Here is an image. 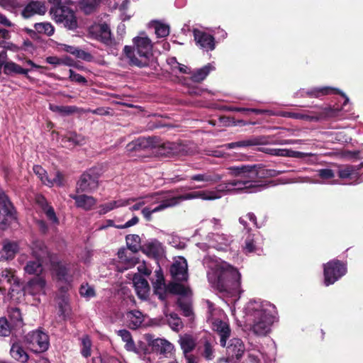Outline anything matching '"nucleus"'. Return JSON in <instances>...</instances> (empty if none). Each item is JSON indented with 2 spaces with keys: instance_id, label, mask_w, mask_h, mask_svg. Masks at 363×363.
Masks as SVG:
<instances>
[{
  "instance_id": "nucleus-12",
  "label": "nucleus",
  "mask_w": 363,
  "mask_h": 363,
  "mask_svg": "<svg viewBox=\"0 0 363 363\" xmlns=\"http://www.w3.org/2000/svg\"><path fill=\"white\" fill-rule=\"evenodd\" d=\"M225 347L226 348V359L230 362L240 360L245 351L242 340L238 337L230 339Z\"/></svg>"
},
{
  "instance_id": "nucleus-20",
  "label": "nucleus",
  "mask_w": 363,
  "mask_h": 363,
  "mask_svg": "<svg viewBox=\"0 0 363 363\" xmlns=\"http://www.w3.org/2000/svg\"><path fill=\"white\" fill-rule=\"evenodd\" d=\"M225 186L223 184L218 186V191H224L225 189L230 191L233 189H235L238 191H245L247 193H253L258 191V189L255 188V186L249 185L244 180L240 179H234L233 181L225 183Z\"/></svg>"
},
{
  "instance_id": "nucleus-60",
  "label": "nucleus",
  "mask_w": 363,
  "mask_h": 363,
  "mask_svg": "<svg viewBox=\"0 0 363 363\" xmlns=\"http://www.w3.org/2000/svg\"><path fill=\"white\" fill-rule=\"evenodd\" d=\"M79 294L82 296L86 298H91L96 296L94 288L88 284L81 286L79 289Z\"/></svg>"
},
{
  "instance_id": "nucleus-30",
  "label": "nucleus",
  "mask_w": 363,
  "mask_h": 363,
  "mask_svg": "<svg viewBox=\"0 0 363 363\" xmlns=\"http://www.w3.org/2000/svg\"><path fill=\"white\" fill-rule=\"evenodd\" d=\"M128 326L131 330L139 328L144 321V315L140 311L133 310L127 313Z\"/></svg>"
},
{
  "instance_id": "nucleus-54",
  "label": "nucleus",
  "mask_w": 363,
  "mask_h": 363,
  "mask_svg": "<svg viewBox=\"0 0 363 363\" xmlns=\"http://www.w3.org/2000/svg\"><path fill=\"white\" fill-rule=\"evenodd\" d=\"M82 350L81 354L83 357L87 358L91 356V341L88 335L84 336L82 338Z\"/></svg>"
},
{
  "instance_id": "nucleus-58",
  "label": "nucleus",
  "mask_w": 363,
  "mask_h": 363,
  "mask_svg": "<svg viewBox=\"0 0 363 363\" xmlns=\"http://www.w3.org/2000/svg\"><path fill=\"white\" fill-rule=\"evenodd\" d=\"M174 200L172 198L167 199L163 200L160 204L156 206L154 208H151V211L152 213L162 211L169 207H173L176 206V203L173 201Z\"/></svg>"
},
{
  "instance_id": "nucleus-10",
  "label": "nucleus",
  "mask_w": 363,
  "mask_h": 363,
  "mask_svg": "<svg viewBox=\"0 0 363 363\" xmlns=\"http://www.w3.org/2000/svg\"><path fill=\"white\" fill-rule=\"evenodd\" d=\"M332 94H339L344 98L345 101L342 104V106H345L349 102V98L345 93L331 86L313 87L308 90L302 89L298 93L299 96L301 98L308 97L317 99Z\"/></svg>"
},
{
  "instance_id": "nucleus-16",
  "label": "nucleus",
  "mask_w": 363,
  "mask_h": 363,
  "mask_svg": "<svg viewBox=\"0 0 363 363\" xmlns=\"http://www.w3.org/2000/svg\"><path fill=\"white\" fill-rule=\"evenodd\" d=\"M145 340L154 353L164 355L172 350V345L165 339L154 338L152 335L146 334Z\"/></svg>"
},
{
  "instance_id": "nucleus-46",
  "label": "nucleus",
  "mask_w": 363,
  "mask_h": 363,
  "mask_svg": "<svg viewBox=\"0 0 363 363\" xmlns=\"http://www.w3.org/2000/svg\"><path fill=\"white\" fill-rule=\"evenodd\" d=\"M0 282L4 284L6 282L10 285H19V280L18 278L13 274L11 270L6 269L2 272L0 275Z\"/></svg>"
},
{
  "instance_id": "nucleus-55",
  "label": "nucleus",
  "mask_w": 363,
  "mask_h": 363,
  "mask_svg": "<svg viewBox=\"0 0 363 363\" xmlns=\"http://www.w3.org/2000/svg\"><path fill=\"white\" fill-rule=\"evenodd\" d=\"M65 139L67 141L72 143V144L74 145H81L84 143V138L74 132L67 134L65 137Z\"/></svg>"
},
{
  "instance_id": "nucleus-47",
  "label": "nucleus",
  "mask_w": 363,
  "mask_h": 363,
  "mask_svg": "<svg viewBox=\"0 0 363 363\" xmlns=\"http://www.w3.org/2000/svg\"><path fill=\"white\" fill-rule=\"evenodd\" d=\"M225 110L228 111L241 112L244 114L248 115L250 113H255L257 115L262 114L265 112L264 110L252 108L236 107L233 106H225Z\"/></svg>"
},
{
  "instance_id": "nucleus-38",
  "label": "nucleus",
  "mask_w": 363,
  "mask_h": 363,
  "mask_svg": "<svg viewBox=\"0 0 363 363\" xmlns=\"http://www.w3.org/2000/svg\"><path fill=\"white\" fill-rule=\"evenodd\" d=\"M141 251L148 256L157 257L160 254V245L157 241L150 242L142 245Z\"/></svg>"
},
{
  "instance_id": "nucleus-64",
  "label": "nucleus",
  "mask_w": 363,
  "mask_h": 363,
  "mask_svg": "<svg viewBox=\"0 0 363 363\" xmlns=\"http://www.w3.org/2000/svg\"><path fill=\"white\" fill-rule=\"evenodd\" d=\"M45 215L49 220L52 223L58 224L59 220L56 216L54 208L52 206H49L45 211Z\"/></svg>"
},
{
  "instance_id": "nucleus-7",
  "label": "nucleus",
  "mask_w": 363,
  "mask_h": 363,
  "mask_svg": "<svg viewBox=\"0 0 363 363\" xmlns=\"http://www.w3.org/2000/svg\"><path fill=\"white\" fill-rule=\"evenodd\" d=\"M18 223L16 208L6 195L0 196V230H6L13 224Z\"/></svg>"
},
{
  "instance_id": "nucleus-43",
  "label": "nucleus",
  "mask_w": 363,
  "mask_h": 363,
  "mask_svg": "<svg viewBox=\"0 0 363 363\" xmlns=\"http://www.w3.org/2000/svg\"><path fill=\"white\" fill-rule=\"evenodd\" d=\"M150 144V143L147 139L144 138H139L138 139L128 143L127 145V150L128 151L138 152L149 147Z\"/></svg>"
},
{
  "instance_id": "nucleus-8",
  "label": "nucleus",
  "mask_w": 363,
  "mask_h": 363,
  "mask_svg": "<svg viewBox=\"0 0 363 363\" xmlns=\"http://www.w3.org/2000/svg\"><path fill=\"white\" fill-rule=\"evenodd\" d=\"M101 175V168L93 167L88 169L80 176L77 183V191L91 193L97 189Z\"/></svg>"
},
{
  "instance_id": "nucleus-62",
  "label": "nucleus",
  "mask_w": 363,
  "mask_h": 363,
  "mask_svg": "<svg viewBox=\"0 0 363 363\" xmlns=\"http://www.w3.org/2000/svg\"><path fill=\"white\" fill-rule=\"evenodd\" d=\"M76 57L83 60L86 62H91L94 59L92 55L86 51L81 50L77 48L75 55Z\"/></svg>"
},
{
  "instance_id": "nucleus-25",
  "label": "nucleus",
  "mask_w": 363,
  "mask_h": 363,
  "mask_svg": "<svg viewBox=\"0 0 363 363\" xmlns=\"http://www.w3.org/2000/svg\"><path fill=\"white\" fill-rule=\"evenodd\" d=\"M133 283L138 296L143 300L147 299L150 291L147 279L140 275L135 274L133 277Z\"/></svg>"
},
{
  "instance_id": "nucleus-57",
  "label": "nucleus",
  "mask_w": 363,
  "mask_h": 363,
  "mask_svg": "<svg viewBox=\"0 0 363 363\" xmlns=\"http://www.w3.org/2000/svg\"><path fill=\"white\" fill-rule=\"evenodd\" d=\"M154 294L158 296V298L162 301H166L169 293L168 284L162 286H155L153 288Z\"/></svg>"
},
{
  "instance_id": "nucleus-2",
  "label": "nucleus",
  "mask_w": 363,
  "mask_h": 363,
  "mask_svg": "<svg viewBox=\"0 0 363 363\" xmlns=\"http://www.w3.org/2000/svg\"><path fill=\"white\" fill-rule=\"evenodd\" d=\"M228 169L231 176L239 177L258 189L266 186L258 184L259 179L277 175L276 170L266 169L262 164L234 165L229 167Z\"/></svg>"
},
{
  "instance_id": "nucleus-34",
  "label": "nucleus",
  "mask_w": 363,
  "mask_h": 363,
  "mask_svg": "<svg viewBox=\"0 0 363 363\" xmlns=\"http://www.w3.org/2000/svg\"><path fill=\"white\" fill-rule=\"evenodd\" d=\"M96 39L106 45H110L112 43L111 33L107 24L104 23L99 26Z\"/></svg>"
},
{
  "instance_id": "nucleus-40",
  "label": "nucleus",
  "mask_w": 363,
  "mask_h": 363,
  "mask_svg": "<svg viewBox=\"0 0 363 363\" xmlns=\"http://www.w3.org/2000/svg\"><path fill=\"white\" fill-rule=\"evenodd\" d=\"M180 281H171L168 284L169 293L174 295L186 296L190 291L189 287L185 286Z\"/></svg>"
},
{
  "instance_id": "nucleus-32",
  "label": "nucleus",
  "mask_w": 363,
  "mask_h": 363,
  "mask_svg": "<svg viewBox=\"0 0 363 363\" xmlns=\"http://www.w3.org/2000/svg\"><path fill=\"white\" fill-rule=\"evenodd\" d=\"M44 262L37 259L36 260L28 261L24 267L26 274L34 276L41 275L44 270L43 267Z\"/></svg>"
},
{
  "instance_id": "nucleus-5",
  "label": "nucleus",
  "mask_w": 363,
  "mask_h": 363,
  "mask_svg": "<svg viewBox=\"0 0 363 363\" xmlns=\"http://www.w3.org/2000/svg\"><path fill=\"white\" fill-rule=\"evenodd\" d=\"M315 110L308 113H301L300 119L306 121L318 122L332 118H341L342 117V108L331 106H315Z\"/></svg>"
},
{
  "instance_id": "nucleus-6",
  "label": "nucleus",
  "mask_w": 363,
  "mask_h": 363,
  "mask_svg": "<svg viewBox=\"0 0 363 363\" xmlns=\"http://www.w3.org/2000/svg\"><path fill=\"white\" fill-rule=\"evenodd\" d=\"M347 272V264L333 259L323 264L324 285L328 286L335 284Z\"/></svg>"
},
{
  "instance_id": "nucleus-51",
  "label": "nucleus",
  "mask_w": 363,
  "mask_h": 363,
  "mask_svg": "<svg viewBox=\"0 0 363 363\" xmlns=\"http://www.w3.org/2000/svg\"><path fill=\"white\" fill-rule=\"evenodd\" d=\"M167 317V323L170 328L175 331H178L182 327L181 318L177 313H172Z\"/></svg>"
},
{
  "instance_id": "nucleus-36",
  "label": "nucleus",
  "mask_w": 363,
  "mask_h": 363,
  "mask_svg": "<svg viewBox=\"0 0 363 363\" xmlns=\"http://www.w3.org/2000/svg\"><path fill=\"white\" fill-rule=\"evenodd\" d=\"M118 335L121 337L122 340L125 342V348L127 351L138 353L137 347L133 340L131 333L127 330H120Z\"/></svg>"
},
{
  "instance_id": "nucleus-29",
  "label": "nucleus",
  "mask_w": 363,
  "mask_h": 363,
  "mask_svg": "<svg viewBox=\"0 0 363 363\" xmlns=\"http://www.w3.org/2000/svg\"><path fill=\"white\" fill-rule=\"evenodd\" d=\"M30 69L23 68L18 64L12 61L6 62L4 65V73L6 75L13 74H23L28 79H31L30 76L28 75Z\"/></svg>"
},
{
  "instance_id": "nucleus-49",
  "label": "nucleus",
  "mask_w": 363,
  "mask_h": 363,
  "mask_svg": "<svg viewBox=\"0 0 363 363\" xmlns=\"http://www.w3.org/2000/svg\"><path fill=\"white\" fill-rule=\"evenodd\" d=\"M177 304L182 311L183 315L185 317H191L194 315L191 305L189 301L179 298L177 299Z\"/></svg>"
},
{
  "instance_id": "nucleus-50",
  "label": "nucleus",
  "mask_w": 363,
  "mask_h": 363,
  "mask_svg": "<svg viewBox=\"0 0 363 363\" xmlns=\"http://www.w3.org/2000/svg\"><path fill=\"white\" fill-rule=\"evenodd\" d=\"M33 170L44 184L52 185V182L48 179L47 172L41 166L34 165Z\"/></svg>"
},
{
  "instance_id": "nucleus-22",
  "label": "nucleus",
  "mask_w": 363,
  "mask_h": 363,
  "mask_svg": "<svg viewBox=\"0 0 363 363\" xmlns=\"http://www.w3.org/2000/svg\"><path fill=\"white\" fill-rule=\"evenodd\" d=\"M9 353L14 360L20 363H27L29 359V355L21 340H14L11 343Z\"/></svg>"
},
{
  "instance_id": "nucleus-33",
  "label": "nucleus",
  "mask_w": 363,
  "mask_h": 363,
  "mask_svg": "<svg viewBox=\"0 0 363 363\" xmlns=\"http://www.w3.org/2000/svg\"><path fill=\"white\" fill-rule=\"evenodd\" d=\"M337 175L340 179L357 180L359 178L358 169L353 165H346L340 168L337 172Z\"/></svg>"
},
{
  "instance_id": "nucleus-19",
  "label": "nucleus",
  "mask_w": 363,
  "mask_h": 363,
  "mask_svg": "<svg viewBox=\"0 0 363 363\" xmlns=\"http://www.w3.org/2000/svg\"><path fill=\"white\" fill-rule=\"evenodd\" d=\"M193 34L196 45L206 50H214L215 39L213 35L197 28L193 30Z\"/></svg>"
},
{
  "instance_id": "nucleus-56",
  "label": "nucleus",
  "mask_w": 363,
  "mask_h": 363,
  "mask_svg": "<svg viewBox=\"0 0 363 363\" xmlns=\"http://www.w3.org/2000/svg\"><path fill=\"white\" fill-rule=\"evenodd\" d=\"M245 253L255 252L257 250V247L254 240V235L249 234L246 238L244 246Z\"/></svg>"
},
{
  "instance_id": "nucleus-53",
  "label": "nucleus",
  "mask_w": 363,
  "mask_h": 363,
  "mask_svg": "<svg viewBox=\"0 0 363 363\" xmlns=\"http://www.w3.org/2000/svg\"><path fill=\"white\" fill-rule=\"evenodd\" d=\"M13 330L6 318H0V336L8 337Z\"/></svg>"
},
{
  "instance_id": "nucleus-26",
  "label": "nucleus",
  "mask_w": 363,
  "mask_h": 363,
  "mask_svg": "<svg viewBox=\"0 0 363 363\" xmlns=\"http://www.w3.org/2000/svg\"><path fill=\"white\" fill-rule=\"evenodd\" d=\"M267 143V139L264 136L252 137L250 139L240 140L234 143H230L224 145L227 149L235 147H245L254 145H264Z\"/></svg>"
},
{
  "instance_id": "nucleus-39",
  "label": "nucleus",
  "mask_w": 363,
  "mask_h": 363,
  "mask_svg": "<svg viewBox=\"0 0 363 363\" xmlns=\"http://www.w3.org/2000/svg\"><path fill=\"white\" fill-rule=\"evenodd\" d=\"M125 241L128 248L133 252L136 253L141 250L140 238L138 235L130 234L125 236Z\"/></svg>"
},
{
  "instance_id": "nucleus-28",
  "label": "nucleus",
  "mask_w": 363,
  "mask_h": 363,
  "mask_svg": "<svg viewBox=\"0 0 363 363\" xmlns=\"http://www.w3.org/2000/svg\"><path fill=\"white\" fill-rule=\"evenodd\" d=\"M18 251V245L15 242L5 241L0 250V260L7 261L13 259Z\"/></svg>"
},
{
  "instance_id": "nucleus-35",
  "label": "nucleus",
  "mask_w": 363,
  "mask_h": 363,
  "mask_svg": "<svg viewBox=\"0 0 363 363\" xmlns=\"http://www.w3.org/2000/svg\"><path fill=\"white\" fill-rule=\"evenodd\" d=\"M9 325L12 326L13 330L21 328L23 325L21 311L17 308H12L9 311Z\"/></svg>"
},
{
  "instance_id": "nucleus-1",
  "label": "nucleus",
  "mask_w": 363,
  "mask_h": 363,
  "mask_svg": "<svg viewBox=\"0 0 363 363\" xmlns=\"http://www.w3.org/2000/svg\"><path fill=\"white\" fill-rule=\"evenodd\" d=\"M133 42V46L125 45L123 48L129 65L140 68L150 66L153 58L151 40L147 36H137Z\"/></svg>"
},
{
  "instance_id": "nucleus-18",
  "label": "nucleus",
  "mask_w": 363,
  "mask_h": 363,
  "mask_svg": "<svg viewBox=\"0 0 363 363\" xmlns=\"http://www.w3.org/2000/svg\"><path fill=\"white\" fill-rule=\"evenodd\" d=\"M32 255L37 259L42 262H50L51 257H55V254L50 253L45 242L40 240H34L31 246Z\"/></svg>"
},
{
  "instance_id": "nucleus-59",
  "label": "nucleus",
  "mask_w": 363,
  "mask_h": 363,
  "mask_svg": "<svg viewBox=\"0 0 363 363\" xmlns=\"http://www.w3.org/2000/svg\"><path fill=\"white\" fill-rule=\"evenodd\" d=\"M155 33L158 38H164L169 34V27L166 24L159 23L155 26Z\"/></svg>"
},
{
  "instance_id": "nucleus-45",
  "label": "nucleus",
  "mask_w": 363,
  "mask_h": 363,
  "mask_svg": "<svg viewBox=\"0 0 363 363\" xmlns=\"http://www.w3.org/2000/svg\"><path fill=\"white\" fill-rule=\"evenodd\" d=\"M35 30L40 34L52 36L55 33L53 26L48 22L36 23L34 24Z\"/></svg>"
},
{
  "instance_id": "nucleus-17",
  "label": "nucleus",
  "mask_w": 363,
  "mask_h": 363,
  "mask_svg": "<svg viewBox=\"0 0 363 363\" xmlns=\"http://www.w3.org/2000/svg\"><path fill=\"white\" fill-rule=\"evenodd\" d=\"M220 196L216 192L213 191H193L190 193H187L183 195H179L177 196H173V201L176 203V206L178 205L181 201L184 200H190L194 199H201L203 200H214L216 199H219Z\"/></svg>"
},
{
  "instance_id": "nucleus-11",
  "label": "nucleus",
  "mask_w": 363,
  "mask_h": 363,
  "mask_svg": "<svg viewBox=\"0 0 363 363\" xmlns=\"http://www.w3.org/2000/svg\"><path fill=\"white\" fill-rule=\"evenodd\" d=\"M54 16L57 23L63 24L69 30H74L77 27V21L74 13L67 6H57L54 11Z\"/></svg>"
},
{
  "instance_id": "nucleus-14",
  "label": "nucleus",
  "mask_w": 363,
  "mask_h": 363,
  "mask_svg": "<svg viewBox=\"0 0 363 363\" xmlns=\"http://www.w3.org/2000/svg\"><path fill=\"white\" fill-rule=\"evenodd\" d=\"M169 272L174 281H187L189 274L186 259L183 257H179L171 265Z\"/></svg>"
},
{
  "instance_id": "nucleus-21",
  "label": "nucleus",
  "mask_w": 363,
  "mask_h": 363,
  "mask_svg": "<svg viewBox=\"0 0 363 363\" xmlns=\"http://www.w3.org/2000/svg\"><path fill=\"white\" fill-rule=\"evenodd\" d=\"M213 330L220 336V346L225 347L227 340L230 337L231 333L229 324L217 319L213 323Z\"/></svg>"
},
{
  "instance_id": "nucleus-48",
  "label": "nucleus",
  "mask_w": 363,
  "mask_h": 363,
  "mask_svg": "<svg viewBox=\"0 0 363 363\" xmlns=\"http://www.w3.org/2000/svg\"><path fill=\"white\" fill-rule=\"evenodd\" d=\"M57 298L58 300L57 304L59 308L60 315H62L65 318L67 316V313L69 311V296H57Z\"/></svg>"
},
{
  "instance_id": "nucleus-9",
  "label": "nucleus",
  "mask_w": 363,
  "mask_h": 363,
  "mask_svg": "<svg viewBox=\"0 0 363 363\" xmlns=\"http://www.w3.org/2000/svg\"><path fill=\"white\" fill-rule=\"evenodd\" d=\"M24 342L31 352L42 353L49 348L50 342L48 335L41 330H33L24 337Z\"/></svg>"
},
{
  "instance_id": "nucleus-52",
  "label": "nucleus",
  "mask_w": 363,
  "mask_h": 363,
  "mask_svg": "<svg viewBox=\"0 0 363 363\" xmlns=\"http://www.w3.org/2000/svg\"><path fill=\"white\" fill-rule=\"evenodd\" d=\"M128 252L125 248H121L118 252V257L120 260L129 265H135L138 263V259L134 257L128 256Z\"/></svg>"
},
{
  "instance_id": "nucleus-44",
  "label": "nucleus",
  "mask_w": 363,
  "mask_h": 363,
  "mask_svg": "<svg viewBox=\"0 0 363 363\" xmlns=\"http://www.w3.org/2000/svg\"><path fill=\"white\" fill-rule=\"evenodd\" d=\"M203 350L201 352V355L206 361L213 360L215 357L213 345L207 337L203 338Z\"/></svg>"
},
{
  "instance_id": "nucleus-13",
  "label": "nucleus",
  "mask_w": 363,
  "mask_h": 363,
  "mask_svg": "<svg viewBox=\"0 0 363 363\" xmlns=\"http://www.w3.org/2000/svg\"><path fill=\"white\" fill-rule=\"evenodd\" d=\"M50 264L57 281L69 283L72 280L69 264L59 261L57 255L51 257Z\"/></svg>"
},
{
  "instance_id": "nucleus-61",
  "label": "nucleus",
  "mask_w": 363,
  "mask_h": 363,
  "mask_svg": "<svg viewBox=\"0 0 363 363\" xmlns=\"http://www.w3.org/2000/svg\"><path fill=\"white\" fill-rule=\"evenodd\" d=\"M69 78L72 82H77L79 84H84L87 82L86 79L84 76L75 72L74 70L69 69Z\"/></svg>"
},
{
  "instance_id": "nucleus-63",
  "label": "nucleus",
  "mask_w": 363,
  "mask_h": 363,
  "mask_svg": "<svg viewBox=\"0 0 363 363\" xmlns=\"http://www.w3.org/2000/svg\"><path fill=\"white\" fill-rule=\"evenodd\" d=\"M318 175L323 179H329L335 177L334 172L330 169H321L318 171Z\"/></svg>"
},
{
  "instance_id": "nucleus-31",
  "label": "nucleus",
  "mask_w": 363,
  "mask_h": 363,
  "mask_svg": "<svg viewBox=\"0 0 363 363\" xmlns=\"http://www.w3.org/2000/svg\"><path fill=\"white\" fill-rule=\"evenodd\" d=\"M215 69L210 63L204 65L203 67L198 69L191 73V79L194 82L200 83L203 81L208 74Z\"/></svg>"
},
{
  "instance_id": "nucleus-42",
  "label": "nucleus",
  "mask_w": 363,
  "mask_h": 363,
  "mask_svg": "<svg viewBox=\"0 0 363 363\" xmlns=\"http://www.w3.org/2000/svg\"><path fill=\"white\" fill-rule=\"evenodd\" d=\"M262 151L270 155L280 157H294L296 154L299 153L298 152H295L287 149H278L270 147H264L262 149Z\"/></svg>"
},
{
  "instance_id": "nucleus-15",
  "label": "nucleus",
  "mask_w": 363,
  "mask_h": 363,
  "mask_svg": "<svg viewBox=\"0 0 363 363\" xmlns=\"http://www.w3.org/2000/svg\"><path fill=\"white\" fill-rule=\"evenodd\" d=\"M184 146L180 143L166 142L159 145L156 154L160 157L182 156L185 153Z\"/></svg>"
},
{
  "instance_id": "nucleus-27",
  "label": "nucleus",
  "mask_w": 363,
  "mask_h": 363,
  "mask_svg": "<svg viewBox=\"0 0 363 363\" xmlns=\"http://www.w3.org/2000/svg\"><path fill=\"white\" fill-rule=\"evenodd\" d=\"M74 200L76 206L85 211H89L96 204V199L86 194L71 196Z\"/></svg>"
},
{
  "instance_id": "nucleus-4",
  "label": "nucleus",
  "mask_w": 363,
  "mask_h": 363,
  "mask_svg": "<svg viewBox=\"0 0 363 363\" xmlns=\"http://www.w3.org/2000/svg\"><path fill=\"white\" fill-rule=\"evenodd\" d=\"M252 316L253 317L251 325L252 331L257 335H267L270 330L274 317L263 306L254 308Z\"/></svg>"
},
{
  "instance_id": "nucleus-3",
  "label": "nucleus",
  "mask_w": 363,
  "mask_h": 363,
  "mask_svg": "<svg viewBox=\"0 0 363 363\" xmlns=\"http://www.w3.org/2000/svg\"><path fill=\"white\" fill-rule=\"evenodd\" d=\"M241 274L231 265L224 264L220 268L217 280V288L220 292L233 293L239 291Z\"/></svg>"
},
{
  "instance_id": "nucleus-23",
  "label": "nucleus",
  "mask_w": 363,
  "mask_h": 363,
  "mask_svg": "<svg viewBox=\"0 0 363 363\" xmlns=\"http://www.w3.org/2000/svg\"><path fill=\"white\" fill-rule=\"evenodd\" d=\"M45 12L46 7L43 2L33 1L25 6L21 15L24 18H29L35 14L43 15Z\"/></svg>"
},
{
  "instance_id": "nucleus-41",
  "label": "nucleus",
  "mask_w": 363,
  "mask_h": 363,
  "mask_svg": "<svg viewBox=\"0 0 363 363\" xmlns=\"http://www.w3.org/2000/svg\"><path fill=\"white\" fill-rule=\"evenodd\" d=\"M179 343L184 353L191 352L196 347L195 340L191 335L188 334H185L180 337Z\"/></svg>"
},
{
  "instance_id": "nucleus-37",
  "label": "nucleus",
  "mask_w": 363,
  "mask_h": 363,
  "mask_svg": "<svg viewBox=\"0 0 363 363\" xmlns=\"http://www.w3.org/2000/svg\"><path fill=\"white\" fill-rule=\"evenodd\" d=\"M221 178L220 175L209 172L203 174H194L191 177V180L209 183L218 182L221 179Z\"/></svg>"
},
{
  "instance_id": "nucleus-24",
  "label": "nucleus",
  "mask_w": 363,
  "mask_h": 363,
  "mask_svg": "<svg viewBox=\"0 0 363 363\" xmlns=\"http://www.w3.org/2000/svg\"><path fill=\"white\" fill-rule=\"evenodd\" d=\"M46 281L41 275L35 276L30 279L23 286L25 293L35 294L43 291L45 286Z\"/></svg>"
}]
</instances>
